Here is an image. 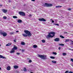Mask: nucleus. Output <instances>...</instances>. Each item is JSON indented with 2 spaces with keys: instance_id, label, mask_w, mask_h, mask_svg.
<instances>
[{
  "instance_id": "f257e3e1",
  "label": "nucleus",
  "mask_w": 73,
  "mask_h": 73,
  "mask_svg": "<svg viewBox=\"0 0 73 73\" xmlns=\"http://www.w3.org/2000/svg\"><path fill=\"white\" fill-rule=\"evenodd\" d=\"M24 32L27 35H25L24 34H23L22 35H23L24 37H27L28 36L29 37H31L32 35V34H31V32L28 30H25Z\"/></svg>"
},
{
  "instance_id": "f03ea898",
  "label": "nucleus",
  "mask_w": 73,
  "mask_h": 73,
  "mask_svg": "<svg viewBox=\"0 0 73 73\" xmlns=\"http://www.w3.org/2000/svg\"><path fill=\"white\" fill-rule=\"evenodd\" d=\"M49 35H47L48 37H50L52 38V37H53L54 36V35H55V33L54 32H51L49 33Z\"/></svg>"
},
{
  "instance_id": "7ed1b4c3",
  "label": "nucleus",
  "mask_w": 73,
  "mask_h": 73,
  "mask_svg": "<svg viewBox=\"0 0 73 73\" xmlns=\"http://www.w3.org/2000/svg\"><path fill=\"white\" fill-rule=\"evenodd\" d=\"M38 56L40 58H41L42 60H46L47 56L44 55H38Z\"/></svg>"
},
{
  "instance_id": "20e7f679",
  "label": "nucleus",
  "mask_w": 73,
  "mask_h": 73,
  "mask_svg": "<svg viewBox=\"0 0 73 73\" xmlns=\"http://www.w3.org/2000/svg\"><path fill=\"white\" fill-rule=\"evenodd\" d=\"M0 33L1 35H3V36L5 37L7 35V33L5 32H0Z\"/></svg>"
},
{
  "instance_id": "39448f33",
  "label": "nucleus",
  "mask_w": 73,
  "mask_h": 73,
  "mask_svg": "<svg viewBox=\"0 0 73 73\" xmlns=\"http://www.w3.org/2000/svg\"><path fill=\"white\" fill-rule=\"evenodd\" d=\"M19 14L21 16H25V13L22 11L19 12Z\"/></svg>"
},
{
  "instance_id": "423d86ee",
  "label": "nucleus",
  "mask_w": 73,
  "mask_h": 73,
  "mask_svg": "<svg viewBox=\"0 0 73 73\" xmlns=\"http://www.w3.org/2000/svg\"><path fill=\"white\" fill-rule=\"evenodd\" d=\"M45 5H46V7H52V6H53V5L52 4H48L47 3H45Z\"/></svg>"
},
{
  "instance_id": "0eeeda50",
  "label": "nucleus",
  "mask_w": 73,
  "mask_h": 73,
  "mask_svg": "<svg viewBox=\"0 0 73 73\" xmlns=\"http://www.w3.org/2000/svg\"><path fill=\"white\" fill-rule=\"evenodd\" d=\"M39 20L40 21H46V20L42 18L39 19Z\"/></svg>"
},
{
  "instance_id": "6e6552de",
  "label": "nucleus",
  "mask_w": 73,
  "mask_h": 73,
  "mask_svg": "<svg viewBox=\"0 0 73 73\" xmlns=\"http://www.w3.org/2000/svg\"><path fill=\"white\" fill-rule=\"evenodd\" d=\"M2 11L4 13H7V12L8 11V10H7V9H3L2 10Z\"/></svg>"
},
{
  "instance_id": "1a4fd4ad",
  "label": "nucleus",
  "mask_w": 73,
  "mask_h": 73,
  "mask_svg": "<svg viewBox=\"0 0 73 73\" xmlns=\"http://www.w3.org/2000/svg\"><path fill=\"white\" fill-rule=\"evenodd\" d=\"M17 47L16 46H14V47L12 49V50H17Z\"/></svg>"
},
{
  "instance_id": "9d476101",
  "label": "nucleus",
  "mask_w": 73,
  "mask_h": 73,
  "mask_svg": "<svg viewBox=\"0 0 73 73\" xmlns=\"http://www.w3.org/2000/svg\"><path fill=\"white\" fill-rule=\"evenodd\" d=\"M55 41H60V39L58 38H56L54 39V40Z\"/></svg>"
},
{
  "instance_id": "9b49d317",
  "label": "nucleus",
  "mask_w": 73,
  "mask_h": 73,
  "mask_svg": "<svg viewBox=\"0 0 73 73\" xmlns=\"http://www.w3.org/2000/svg\"><path fill=\"white\" fill-rule=\"evenodd\" d=\"M0 58H3V59H6V58L3 56L0 55Z\"/></svg>"
},
{
  "instance_id": "f8f14e48",
  "label": "nucleus",
  "mask_w": 73,
  "mask_h": 73,
  "mask_svg": "<svg viewBox=\"0 0 73 73\" xmlns=\"http://www.w3.org/2000/svg\"><path fill=\"white\" fill-rule=\"evenodd\" d=\"M10 68L11 67L10 66H8L7 68V70H10Z\"/></svg>"
},
{
  "instance_id": "ddd939ff",
  "label": "nucleus",
  "mask_w": 73,
  "mask_h": 73,
  "mask_svg": "<svg viewBox=\"0 0 73 73\" xmlns=\"http://www.w3.org/2000/svg\"><path fill=\"white\" fill-rule=\"evenodd\" d=\"M15 52V50H11L10 51V53H14Z\"/></svg>"
},
{
  "instance_id": "4468645a",
  "label": "nucleus",
  "mask_w": 73,
  "mask_h": 73,
  "mask_svg": "<svg viewBox=\"0 0 73 73\" xmlns=\"http://www.w3.org/2000/svg\"><path fill=\"white\" fill-rule=\"evenodd\" d=\"M18 23H20L22 22V20L19 19L17 21Z\"/></svg>"
},
{
  "instance_id": "2eb2a0df",
  "label": "nucleus",
  "mask_w": 73,
  "mask_h": 73,
  "mask_svg": "<svg viewBox=\"0 0 73 73\" xmlns=\"http://www.w3.org/2000/svg\"><path fill=\"white\" fill-rule=\"evenodd\" d=\"M12 45V43H8V44L6 45V46H10V45Z\"/></svg>"
},
{
  "instance_id": "dca6fc26",
  "label": "nucleus",
  "mask_w": 73,
  "mask_h": 73,
  "mask_svg": "<svg viewBox=\"0 0 73 73\" xmlns=\"http://www.w3.org/2000/svg\"><path fill=\"white\" fill-rule=\"evenodd\" d=\"M14 68L15 69H17L19 67L17 66H14Z\"/></svg>"
},
{
  "instance_id": "f3484780",
  "label": "nucleus",
  "mask_w": 73,
  "mask_h": 73,
  "mask_svg": "<svg viewBox=\"0 0 73 73\" xmlns=\"http://www.w3.org/2000/svg\"><path fill=\"white\" fill-rule=\"evenodd\" d=\"M33 47L34 48H36L37 47V45H34L33 46Z\"/></svg>"
},
{
  "instance_id": "a211bd4d",
  "label": "nucleus",
  "mask_w": 73,
  "mask_h": 73,
  "mask_svg": "<svg viewBox=\"0 0 73 73\" xmlns=\"http://www.w3.org/2000/svg\"><path fill=\"white\" fill-rule=\"evenodd\" d=\"M62 6H56V8H61Z\"/></svg>"
},
{
  "instance_id": "6ab92c4d",
  "label": "nucleus",
  "mask_w": 73,
  "mask_h": 73,
  "mask_svg": "<svg viewBox=\"0 0 73 73\" xmlns=\"http://www.w3.org/2000/svg\"><path fill=\"white\" fill-rule=\"evenodd\" d=\"M21 45H25V43H24V42H21Z\"/></svg>"
},
{
  "instance_id": "aec40b11",
  "label": "nucleus",
  "mask_w": 73,
  "mask_h": 73,
  "mask_svg": "<svg viewBox=\"0 0 73 73\" xmlns=\"http://www.w3.org/2000/svg\"><path fill=\"white\" fill-rule=\"evenodd\" d=\"M52 62L54 64H56V62L55 61L52 60Z\"/></svg>"
},
{
  "instance_id": "412c9836",
  "label": "nucleus",
  "mask_w": 73,
  "mask_h": 73,
  "mask_svg": "<svg viewBox=\"0 0 73 73\" xmlns=\"http://www.w3.org/2000/svg\"><path fill=\"white\" fill-rule=\"evenodd\" d=\"M50 58L52 59H54V58H55V57H54L52 56L50 57Z\"/></svg>"
},
{
  "instance_id": "4be33fe9",
  "label": "nucleus",
  "mask_w": 73,
  "mask_h": 73,
  "mask_svg": "<svg viewBox=\"0 0 73 73\" xmlns=\"http://www.w3.org/2000/svg\"><path fill=\"white\" fill-rule=\"evenodd\" d=\"M23 70L24 72H27V69L25 68H24L23 69Z\"/></svg>"
},
{
  "instance_id": "5701e85b",
  "label": "nucleus",
  "mask_w": 73,
  "mask_h": 73,
  "mask_svg": "<svg viewBox=\"0 0 73 73\" xmlns=\"http://www.w3.org/2000/svg\"><path fill=\"white\" fill-rule=\"evenodd\" d=\"M60 37H61V38H65V37L62 36V35H60Z\"/></svg>"
},
{
  "instance_id": "b1692460",
  "label": "nucleus",
  "mask_w": 73,
  "mask_h": 73,
  "mask_svg": "<svg viewBox=\"0 0 73 73\" xmlns=\"http://www.w3.org/2000/svg\"><path fill=\"white\" fill-rule=\"evenodd\" d=\"M13 18H14V19H17V17L16 16H13Z\"/></svg>"
},
{
  "instance_id": "393cba45",
  "label": "nucleus",
  "mask_w": 73,
  "mask_h": 73,
  "mask_svg": "<svg viewBox=\"0 0 73 73\" xmlns=\"http://www.w3.org/2000/svg\"><path fill=\"white\" fill-rule=\"evenodd\" d=\"M59 45H60V46H64V44H59Z\"/></svg>"
},
{
  "instance_id": "a878e982",
  "label": "nucleus",
  "mask_w": 73,
  "mask_h": 73,
  "mask_svg": "<svg viewBox=\"0 0 73 73\" xmlns=\"http://www.w3.org/2000/svg\"><path fill=\"white\" fill-rule=\"evenodd\" d=\"M69 41V39H66L65 41V42H68Z\"/></svg>"
},
{
  "instance_id": "bb28decb",
  "label": "nucleus",
  "mask_w": 73,
  "mask_h": 73,
  "mask_svg": "<svg viewBox=\"0 0 73 73\" xmlns=\"http://www.w3.org/2000/svg\"><path fill=\"white\" fill-rule=\"evenodd\" d=\"M62 54V55H63V56H66V53H63Z\"/></svg>"
},
{
  "instance_id": "cd10ccee",
  "label": "nucleus",
  "mask_w": 73,
  "mask_h": 73,
  "mask_svg": "<svg viewBox=\"0 0 73 73\" xmlns=\"http://www.w3.org/2000/svg\"><path fill=\"white\" fill-rule=\"evenodd\" d=\"M52 54H54L55 55H56V54H57V53L54 52H53Z\"/></svg>"
},
{
  "instance_id": "c85d7f7f",
  "label": "nucleus",
  "mask_w": 73,
  "mask_h": 73,
  "mask_svg": "<svg viewBox=\"0 0 73 73\" xmlns=\"http://www.w3.org/2000/svg\"><path fill=\"white\" fill-rule=\"evenodd\" d=\"M42 41L43 43H44V42H45V40H42Z\"/></svg>"
},
{
  "instance_id": "c756f323",
  "label": "nucleus",
  "mask_w": 73,
  "mask_h": 73,
  "mask_svg": "<svg viewBox=\"0 0 73 73\" xmlns=\"http://www.w3.org/2000/svg\"><path fill=\"white\" fill-rule=\"evenodd\" d=\"M54 25H57V26H59V24H53Z\"/></svg>"
},
{
  "instance_id": "7c9ffc66",
  "label": "nucleus",
  "mask_w": 73,
  "mask_h": 73,
  "mask_svg": "<svg viewBox=\"0 0 73 73\" xmlns=\"http://www.w3.org/2000/svg\"><path fill=\"white\" fill-rule=\"evenodd\" d=\"M3 18L4 19H7V17H3Z\"/></svg>"
},
{
  "instance_id": "2f4dec72",
  "label": "nucleus",
  "mask_w": 73,
  "mask_h": 73,
  "mask_svg": "<svg viewBox=\"0 0 73 73\" xmlns=\"http://www.w3.org/2000/svg\"><path fill=\"white\" fill-rule=\"evenodd\" d=\"M68 72H69V70H67L65 72V73H68Z\"/></svg>"
},
{
  "instance_id": "473e14b6",
  "label": "nucleus",
  "mask_w": 73,
  "mask_h": 73,
  "mask_svg": "<svg viewBox=\"0 0 73 73\" xmlns=\"http://www.w3.org/2000/svg\"><path fill=\"white\" fill-rule=\"evenodd\" d=\"M29 62H30V63L32 62V60H29Z\"/></svg>"
},
{
  "instance_id": "72a5a7b5",
  "label": "nucleus",
  "mask_w": 73,
  "mask_h": 73,
  "mask_svg": "<svg viewBox=\"0 0 73 73\" xmlns=\"http://www.w3.org/2000/svg\"><path fill=\"white\" fill-rule=\"evenodd\" d=\"M61 49V47H59L58 49H59V50H60V49Z\"/></svg>"
},
{
  "instance_id": "f704fd0d",
  "label": "nucleus",
  "mask_w": 73,
  "mask_h": 73,
  "mask_svg": "<svg viewBox=\"0 0 73 73\" xmlns=\"http://www.w3.org/2000/svg\"><path fill=\"white\" fill-rule=\"evenodd\" d=\"M68 50H72V51L73 50V49H70V48H68Z\"/></svg>"
},
{
  "instance_id": "c9c22d12",
  "label": "nucleus",
  "mask_w": 73,
  "mask_h": 73,
  "mask_svg": "<svg viewBox=\"0 0 73 73\" xmlns=\"http://www.w3.org/2000/svg\"><path fill=\"white\" fill-rule=\"evenodd\" d=\"M32 15L31 14H29V17H32Z\"/></svg>"
},
{
  "instance_id": "e433bc0d",
  "label": "nucleus",
  "mask_w": 73,
  "mask_h": 73,
  "mask_svg": "<svg viewBox=\"0 0 73 73\" xmlns=\"http://www.w3.org/2000/svg\"><path fill=\"white\" fill-rule=\"evenodd\" d=\"M13 33H14L11 32L10 33V35H12V34H13Z\"/></svg>"
},
{
  "instance_id": "4c0bfd02",
  "label": "nucleus",
  "mask_w": 73,
  "mask_h": 73,
  "mask_svg": "<svg viewBox=\"0 0 73 73\" xmlns=\"http://www.w3.org/2000/svg\"><path fill=\"white\" fill-rule=\"evenodd\" d=\"M68 73H73V72L70 71L68 72Z\"/></svg>"
},
{
  "instance_id": "58836bf2",
  "label": "nucleus",
  "mask_w": 73,
  "mask_h": 73,
  "mask_svg": "<svg viewBox=\"0 0 73 73\" xmlns=\"http://www.w3.org/2000/svg\"><path fill=\"white\" fill-rule=\"evenodd\" d=\"M52 23H54V21L53 20H52Z\"/></svg>"
},
{
  "instance_id": "ea45409f",
  "label": "nucleus",
  "mask_w": 73,
  "mask_h": 73,
  "mask_svg": "<svg viewBox=\"0 0 73 73\" xmlns=\"http://www.w3.org/2000/svg\"><path fill=\"white\" fill-rule=\"evenodd\" d=\"M71 60L73 62V59H71Z\"/></svg>"
},
{
  "instance_id": "a19ab883",
  "label": "nucleus",
  "mask_w": 73,
  "mask_h": 73,
  "mask_svg": "<svg viewBox=\"0 0 73 73\" xmlns=\"http://www.w3.org/2000/svg\"><path fill=\"white\" fill-rule=\"evenodd\" d=\"M14 42H16V40H14Z\"/></svg>"
},
{
  "instance_id": "79ce46f5",
  "label": "nucleus",
  "mask_w": 73,
  "mask_h": 73,
  "mask_svg": "<svg viewBox=\"0 0 73 73\" xmlns=\"http://www.w3.org/2000/svg\"><path fill=\"white\" fill-rule=\"evenodd\" d=\"M68 10L69 11H70V10H71V9H70V8H69V9H68Z\"/></svg>"
},
{
  "instance_id": "37998d69",
  "label": "nucleus",
  "mask_w": 73,
  "mask_h": 73,
  "mask_svg": "<svg viewBox=\"0 0 73 73\" xmlns=\"http://www.w3.org/2000/svg\"><path fill=\"white\" fill-rule=\"evenodd\" d=\"M8 1L9 3H11V1L10 0H9Z\"/></svg>"
},
{
  "instance_id": "c03bdc74",
  "label": "nucleus",
  "mask_w": 73,
  "mask_h": 73,
  "mask_svg": "<svg viewBox=\"0 0 73 73\" xmlns=\"http://www.w3.org/2000/svg\"><path fill=\"white\" fill-rule=\"evenodd\" d=\"M22 52H24V50H22Z\"/></svg>"
},
{
  "instance_id": "a18cd8bd",
  "label": "nucleus",
  "mask_w": 73,
  "mask_h": 73,
  "mask_svg": "<svg viewBox=\"0 0 73 73\" xmlns=\"http://www.w3.org/2000/svg\"><path fill=\"white\" fill-rule=\"evenodd\" d=\"M17 54H20V53H17Z\"/></svg>"
},
{
  "instance_id": "49530a36",
  "label": "nucleus",
  "mask_w": 73,
  "mask_h": 73,
  "mask_svg": "<svg viewBox=\"0 0 73 73\" xmlns=\"http://www.w3.org/2000/svg\"><path fill=\"white\" fill-rule=\"evenodd\" d=\"M31 1H35V0H31Z\"/></svg>"
},
{
  "instance_id": "de8ad7c7",
  "label": "nucleus",
  "mask_w": 73,
  "mask_h": 73,
  "mask_svg": "<svg viewBox=\"0 0 73 73\" xmlns=\"http://www.w3.org/2000/svg\"><path fill=\"white\" fill-rule=\"evenodd\" d=\"M71 41H72V44H73V41L71 40Z\"/></svg>"
},
{
  "instance_id": "09e8293b",
  "label": "nucleus",
  "mask_w": 73,
  "mask_h": 73,
  "mask_svg": "<svg viewBox=\"0 0 73 73\" xmlns=\"http://www.w3.org/2000/svg\"><path fill=\"white\" fill-rule=\"evenodd\" d=\"M16 32H19V31H17Z\"/></svg>"
},
{
  "instance_id": "8fccbe9b",
  "label": "nucleus",
  "mask_w": 73,
  "mask_h": 73,
  "mask_svg": "<svg viewBox=\"0 0 73 73\" xmlns=\"http://www.w3.org/2000/svg\"><path fill=\"white\" fill-rule=\"evenodd\" d=\"M1 68L0 67V70H1Z\"/></svg>"
},
{
  "instance_id": "3c124183",
  "label": "nucleus",
  "mask_w": 73,
  "mask_h": 73,
  "mask_svg": "<svg viewBox=\"0 0 73 73\" xmlns=\"http://www.w3.org/2000/svg\"><path fill=\"white\" fill-rule=\"evenodd\" d=\"M30 73H33V72H31Z\"/></svg>"
},
{
  "instance_id": "603ef678",
  "label": "nucleus",
  "mask_w": 73,
  "mask_h": 73,
  "mask_svg": "<svg viewBox=\"0 0 73 73\" xmlns=\"http://www.w3.org/2000/svg\"><path fill=\"white\" fill-rule=\"evenodd\" d=\"M66 33H67V32H66Z\"/></svg>"
},
{
  "instance_id": "864d4df0",
  "label": "nucleus",
  "mask_w": 73,
  "mask_h": 73,
  "mask_svg": "<svg viewBox=\"0 0 73 73\" xmlns=\"http://www.w3.org/2000/svg\"><path fill=\"white\" fill-rule=\"evenodd\" d=\"M1 46V45L0 44V47Z\"/></svg>"
},
{
  "instance_id": "5fc2aeb1",
  "label": "nucleus",
  "mask_w": 73,
  "mask_h": 73,
  "mask_svg": "<svg viewBox=\"0 0 73 73\" xmlns=\"http://www.w3.org/2000/svg\"><path fill=\"white\" fill-rule=\"evenodd\" d=\"M52 20V19H51V20Z\"/></svg>"
}]
</instances>
